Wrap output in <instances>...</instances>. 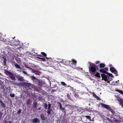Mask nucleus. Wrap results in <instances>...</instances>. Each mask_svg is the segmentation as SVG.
I'll return each instance as SVG.
<instances>
[{"mask_svg":"<svg viewBox=\"0 0 123 123\" xmlns=\"http://www.w3.org/2000/svg\"><path fill=\"white\" fill-rule=\"evenodd\" d=\"M104 69H105V70H106V71H108V68H104Z\"/></svg>","mask_w":123,"mask_h":123,"instance_id":"e433bc0d","label":"nucleus"},{"mask_svg":"<svg viewBox=\"0 0 123 123\" xmlns=\"http://www.w3.org/2000/svg\"><path fill=\"white\" fill-rule=\"evenodd\" d=\"M2 112L1 111H0V120L2 118Z\"/></svg>","mask_w":123,"mask_h":123,"instance_id":"393cba45","label":"nucleus"},{"mask_svg":"<svg viewBox=\"0 0 123 123\" xmlns=\"http://www.w3.org/2000/svg\"><path fill=\"white\" fill-rule=\"evenodd\" d=\"M59 105V108L62 111H64V109L62 107V105L61 104V103L60 102H59L58 103Z\"/></svg>","mask_w":123,"mask_h":123,"instance_id":"9d476101","label":"nucleus"},{"mask_svg":"<svg viewBox=\"0 0 123 123\" xmlns=\"http://www.w3.org/2000/svg\"><path fill=\"white\" fill-rule=\"evenodd\" d=\"M2 102V101L1 100V99H0V103L1 102Z\"/></svg>","mask_w":123,"mask_h":123,"instance_id":"a19ab883","label":"nucleus"},{"mask_svg":"<svg viewBox=\"0 0 123 123\" xmlns=\"http://www.w3.org/2000/svg\"><path fill=\"white\" fill-rule=\"evenodd\" d=\"M32 72L35 73L36 74L39 75L40 73L39 72L37 71H36L34 70H32Z\"/></svg>","mask_w":123,"mask_h":123,"instance_id":"1a4fd4ad","label":"nucleus"},{"mask_svg":"<svg viewBox=\"0 0 123 123\" xmlns=\"http://www.w3.org/2000/svg\"><path fill=\"white\" fill-rule=\"evenodd\" d=\"M41 117L42 119L43 120H45L46 119V118L44 116L43 114H41Z\"/></svg>","mask_w":123,"mask_h":123,"instance_id":"4468645a","label":"nucleus"},{"mask_svg":"<svg viewBox=\"0 0 123 123\" xmlns=\"http://www.w3.org/2000/svg\"><path fill=\"white\" fill-rule=\"evenodd\" d=\"M9 123H12V122H11L10 121L9 122Z\"/></svg>","mask_w":123,"mask_h":123,"instance_id":"ea45409f","label":"nucleus"},{"mask_svg":"<svg viewBox=\"0 0 123 123\" xmlns=\"http://www.w3.org/2000/svg\"><path fill=\"white\" fill-rule=\"evenodd\" d=\"M17 61L18 63H20L21 62V61L18 58V59H17Z\"/></svg>","mask_w":123,"mask_h":123,"instance_id":"2f4dec72","label":"nucleus"},{"mask_svg":"<svg viewBox=\"0 0 123 123\" xmlns=\"http://www.w3.org/2000/svg\"><path fill=\"white\" fill-rule=\"evenodd\" d=\"M117 91L119 92L123 95V91L120 90H117Z\"/></svg>","mask_w":123,"mask_h":123,"instance_id":"412c9836","label":"nucleus"},{"mask_svg":"<svg viewBox=\"0 0 123 123\" xmlns=\"http://www.w3.org/2000/svg\"><path fill=\"white\" fill-rule=\"evenodd\" d=\"M109 81H108L107 82L108 83H109Z\"/></svg>","mask_w":123,"mask_h":123,"instance_id":"37998d69","label":"nucleus"},{"mask_svg":"<svg viewBox=\"0 0 123 123\" xmlns=\"http://www.w3.org/2000/svg\"><path fill=\"white\" fill-rule=\"evenodd\" d=\"M72 61L73 62V63L75 65H76L77 62L74 59H72Z\"/></svg>","mask_w":123,"mask_h":123,"instance_id":"aec40b11","label":"nucleus"},{"mask_svg":"<svg viewBox=\"0 0 123 123\" xmlns=\"http://www.w3.org/2000/svg\"><path fill=\"white\" fill-rule=\"evenodd\" d=\"M99 71L100 72H101L102 73L106 74L107 73V72H106L105 70L104 69H101Z\"/></svg>","mask_w":123,"mask_h":123,"instance_id":"ddd939ff","label":"nucleus"},{"mask_svg":"<svg viewBox=\"0 0 123 123\" xmlns=\"http://www.w3.org/2000/svg\"><path fill=\"white\" fill-rule=\"evenodd\" d=\"M7 123V122L6 121L5 122V123Z\"/></svg>","mask_w":123,"mask_h":123,"instance_id":"79ce46f5","label":"nucleus"},{"mask_svg":"<svg viewBox=\"0 0 123 123\" xmlns=\"http://www.w3.org/2000/svg\"><path fill=\"white\" fill-rule=\"evenodd\" d=\"M101 105L102 107L107 109V110L110 111L113 114H114V111L110 107H109V106L103 104H101Z\"/></svg>","mask_w":123,"mask_h":123,"instance_id":"7ed1b4c3","label":"nucleus"},{"mask_svg":"<svg viewBox=\"0 0 123 123\" xmlns=\"http://www.w3.org/2000/svg\"><path fill=\"white\" fill-rule=\"evenodd\" d=\"M14 65L18 69H20L21 68L20 66L17 63H15Z\"/></svg>","mask_w":123,"mask_h":123,"instance_id":"dca6fc26","label":"nucleus"},{"mask_svg":"<svg viewBox=\"0 0 123 123\" xmlns=\"http://www.w3.org/2000/svg\"><path fill=\"white\" fill-rule=\"evenodd\" d=\"M41 107H39L38 109V110H40L41 109Z\"/></svg>","mask_w":123,"mask_h":123,"instance_id":"58836bf2","label":"nucleus"},{"mask_svg":"<svg viewBox=\"0 0 123 123\" xmlns=\"http://www.w3.org/2000/svg\"><path fill=\"white\" fill-rule=\"evenodd\" d=\"M38 121V120L37 118H34L32 121V122L33 123H36Z\"/></svg>","mask_w":123,"mask_h":123,"instance_id":"6e6552de","label":"nucleus"},{"mask_svg":"<svg viewBox=\"0 0 123 123\" xmlns=\"http://www.w3.org/2000/svg\"><path fill=\"white\" fill-rule=\"evenodd\" d=\"M107 74L109 75V76L105 75L104 74H101V76L102 78V79H103L105 81H107L108 80V79L109 77V76H110L111 77H112L113 76L111 74H110L107 72Z\"/></svg>","mask_w":123,"mask_h":123,"instance_id":"f03ea898","label":"nucleus"},{"mask_svg":"<svg viewBox=\"0 0 123 123\" xmlns=\"http://www.w3.org/2000/svg\"><path fill=\"white\" fill-rule=\"evenodd\" d=\"M37 103L36 102L35 103L33 107H34L35 108H36L37 107Z\"/></svg>","mask_w":123,"mask_h":123,"instance_id":"b1692460","label":"nucleus"},{"mask_svg":"<svg viewBox=\"0 0 123 123\" xmlns=\"http://www.w3.org/2000/svg\"><path fill=\"white\" fill-rule=\"evenodd\" d=\"M1 74V73H0V74Z\"/></svg>","mask_w":123,"mask_h":123,"instance_id":"09e8293b","label":"nucleus"},{"mask_svg":"<svg viewBox=\"0 0 123 123\" xmlns=\"http://www.w3.org/2000/svg\"><path fill=\"white\" fill-rule=\"evenodd\" d=\"M10 96L12 97H14L15 96V94H14L11 93L10 94Z\"/></svg>","mask_w":123,"mask_h":123,"instance_id":"cd10ccee","label":"nucleus"},{"mask_svg":"<svg viewBox=\"0 0 123 123\" xmlns=\"http://www.w3.org/2000/svg\"><path fill=\"white\" fill-rule=\"evenodd\" d=\"M111 65H110V67L111 66Z\"/></svg>","mask_w":123,"mask_h":123,"instance_id":"de8ad7c7","label":"nucleus"},{"mask_svg":"<svg viewBox=\"0 0 123 123\" xmlns=\"http://www.w3.org/2000/svg\"><path fill=\"white\" fill-rule=\"evenodd\" d=\"M105 66V65L103 63H100L99 64V68H102L104 67Z\"/></svg>","mask_w":123,"mask_h":123,"instance_id":"f8f14e48","label":"nucleus"},{"mask_svg":"<svg viewBox=\"0 0 123 123\" xmlns=\"http://www.w3.org/2000/svg\"><path fill=\"white\" fill-rule=\"evenodd\" d=\"M39 56H41V55H39Z\"/></svg>","mask_w":123,"mask_h":123,"instance_id":"c03bdc74","label":"nucleus"},{"mask_svg":"<svg viewBox=\"0 0 123 123\" xmlns=\"http://www.w3.org/2000/svg\"><path fill=\"white\" fill-rule=\"evenodd\" d=\"M30 100L28 99L27 100V104L28 105H29L30 103Z\"/></svg>","mask_w":123,"mask_h":123,"instance_id":"bb28decb","label":"nucleus"},{"mask_svg":"<svg viewBox=\"0 0 123 123\" xmlns=\"http://www.w3.org/2000/svg\"><path fill=\"white\" fill-rule=\"evenodd\" d=\"M107 119L109 121L111 122V120L109 118H107Z\"/></svg>","mask_w":123,"mask_h":123,"instance_id":"4c0bfd02","label":"nucleus"},{"mask_svg":"<svg viewBox=\"0 0 123 123\" xmlns=\"http://www.w3.org/2000/svg\"><path fill=\"white\" fill-rule=\"evenodd\" d=\"M117 100L120 102V104L123 107V100L121 98L118 99Z\"/></svg>","mask_w":123,"mask_h":123,"instance_id":"0eeeda50","label":"nucleus"},{"mask_svg":"<svg viewBox=\"0 0 123 123\" xmlns=\"http://www.w3.org/2000/svg\"><path fill=\"white\" fill-rule=\"evenodd\" d=\"M23 78L24 77L22 76L19 77L18 78V80H19L21 81H23Z\"/></svg>","mask_w":123,"mask_h":123,"instance_id":"9b49d317","label":"nucleus"},{"mask_svg":"<svg viewBox=\"0 0 123 123\" xmlns=\"http://www.w3.org/2000/svg\"><path fill=\"white\" fill-rule=\"evenodd\" d=\"M61 83L62 85L64 86H66L67 85V84L63 82H61Z\"/></svg>","mask_w":123,"mask_h":123,"instance_id":"5701e85b","label":"nucleus"},{"mask_svg":"<svg viewBox=\"0 0 123 123\" xmlns=\"http://www.w3.org/2000/svg\"><path fill=\"white\" fill-rule=\"evenodd\" d=\"M15 37H14L13 38V39H14V38Z\"/></svg>","mask_w":123,"mask_h":123,"instance_id":"49530a36","label":"nucleus"},{"mask_svg":"<svg viewBox=\"0 0 123 123\" xmlns=\"http://www.w3.org/2000/svg\"><path fill=\"white\" fill-rule=\"evenodd\" d=\"M86 117L88 119L90 120H91V117L90 116H86Z\"/></svg>","mask_w":123,"mask_h":123,"instance_id":"4be33fe9","label":"nucleus"},{"mask_svg":"<svg viewBox=\"0 0 123 123\" xmlns=\"http://www.w3.org/2000/svg\"><path fill=\"white\" fill-rule=\"evenodd\" d=\"M90 65L89 67V72L92 74H94L96 71L97 66L94 64L89 62Z\"/></svg>","mask_w":123,"mask_h":123,"instance_id":"f257e3e1","label":"nucleus"},{"mask_svg":"<svg viewBox=\"0 0 123 123\" xmlns=\"http://www.w3.org/2000/svg\"><path fill=\"white\" fill-rule=\"evenodd\" d=\"M99 62H100L99 61H97L96 62V63L97 64H99Z\"/></svg>","mask_w":123,"mask_h":123,"instance_id":"c9c22d12","label":"nucleus"},{"mask_svg":"<svg viewBox=\"0 0 123 123\" xmlns=\"http://www.w3.org/2000/svg\"><path fill=\"white\" fill-rule=\"evenodd\" d=\"M9 76L11 77V79L12 80H15V77H14V75L11 73H10L9 74Z\"/></svg>","mask_w":123,"mask_h":123,"instance_id":"39448f33","label":"nucleus"},{"mask_svg":"<svg viewBox=\"0 0 123 123\" xmlns=\"http://www.w3.org/2000/svg\"><path fill=\"white\" fill-rule=\"evenodd\" d=\"M22 83H24V84L26 86L29 87V86H31V85H32V84H31L30 83H26V82H25V83H20V84H21Z\"/></svg>","mask_w":123,"mask_h":123,"instance_id":"423d86ee","label":"nucleus"},{"mask_svg":"<svg viewBox=\"0 0 123 123\" xmlns=\"http://www.w3.org/2000/svg\"><path fill=\"white\" fill-rule=\"evenodd\" d=\"M0 104L1 105V106L3 108H5L6 107V106L4 104V103L2 102L0 103Z\"/></svg>","mask_w":123,"mask_h":123,"instance_id":"2eb2a0df","label":"nucleus"},{"mask_svg":"<svg viewBox=\"0 0 123 123\" xmlns=\"http://www.w3.org/2000/svg\"><path fill=\"white\" fill-rule=\"evenodd\" d=\"M51 105L50 104H49L48 105V109H50V108H51Z\"/></svg>","mask_w":123,"mask_h":123,"instance_id":"c756f323","label":"nucleus"},{"mask_svg":"<svg viewBox=\"0 0 123 123\" xmlns=\"http://www.w3.org/2000/svg\"><path fill=\"white\" fill-rule=\"evenodd\" d=\"M38 58L42 59V61H45V60H46L44 58H39V57H38Z\"/></svg>","mask_w":123,"mask_h":123,"instance_id":"473e14b6","label":"nucleus"},{"mask_svg":"<svg viewBox=\"0 0 123 123\" xmlns=\"http://www.w3.org/2000/svg\"><path fill=\"white\" fill-rule=\"evenodd\" d=\"M92 93L93 94V96L96 98H97L98 97V96H97L94 93Z\"/></svg>","mask_w":123,"mask_h":123,"instance_id":"c85d7f7f","label":"nucleus"},{"mask_svg":"<svg viewBox=\"0 0 123 123\" xmlns=\"http://www.w3.org/2000/svg\"><path fill=\"white\" fill-rule=\"evenodd\" d=\"M89 105H90V104H89Z\"/></svg>","mask_w":123,"mask_h":123,"instance_id":"a18cd8bd","label":"nucleus"},{"mask_svg":"<svg viewBox=\"0 0 123 123\" xmlns=\"http://www.w3.org/2000/svg\"><path fill=\"white\" fill-rule=\"evenodd\" d=\"M21 112V110H19L17 112L18 114H19Z\"/></svg>","mask_w":123,"mask_h":123,"instance_id":"f704fd0d","label":"nucleus"},{"mask_svg":"<svg viewBox=\"0 0 123 123\" xmlns=\"http://www.w3.org/2000/svg\"><path fill=\"white\" fill-rule=\"evenodd\" d=\"M31 77L32 78V80H33L37 79L36 78V77H35L33 75L31 76Z\"/></svg>","mask_w":123,"mask_h":123,"instance_id":"a878e982","label":"nucleus"},{"mask_svg":"<svg viewBox=\"0 0 123 123\" xmlns=\"http://www.w3.org/2000/svg\"><path fill=\"white\" fill-rule=\"evenodd\" d=\"M110 70L112 72H114L115 74L116 75H117V73L116 70L113 68H110Z\"/></svg>","mask_w":123,"mask_h":123,"instance_id":"20e7f679","label":"nucleus"},{"mask_svg":"<svg viewBox=\"0 0 123 123\" xmlns=\"http://www.w3.org/2000/svg\"><path fill=\"white\" fill-rule=\"evenodd\" d=\"M52 110L50 109H48L47 110V113L48 114H50L51 111H52Z\"/></svg>","mask_w":123,"mask_h":123,"instance_id":"f3484780","label":"nucleus"},{"mask_svg":"<svg viewBox=\"0 0 123 123\" xmlns=\"http://www.w3.org/2000/svg\"><path fill=\"white\" fill-rule=\"evenodd\" d=\"M95 76L99 78H100V74L98 73H96L95 74Z\"/></svg>","mask_w":123,"mask_h":123,"instance_id":"a211bd4d","label":"nucleus"},{"mask_svg":"<svg viewBox=\"0 0 123 123\" xmlns=\"http://www.w3.org/2000/svg\"><path fill=\"white\" fill-rule=\"evenodd\" d=\"M41 53L44 56H46V54H45L44 52H41Z\"/></svg>","mask_w":123,"mask_h":123,"instance_id":"7c9ffc66","label":"nucleus"},{"mask_svg":"<svg viewBox=\"0 0 123 123\" xmlns=\"http://www.w3.org/2000/svg\"><path fill=\"white\" fill-rule=\"evenodd\" d=\"M22 72L24 74H26L27 75H29L26 72L24 71H22Z\"/></svg>","mask_w":123,"mask_h":123,"instance_id":"72a5a7b5","label":"nucleus"},{"mask_svg":"<svg viewBox=\"0 0 123 123\" xmlns=\"http://www.w3.org/2000/svg\"><path fill=\"white\" fill-rule=\"evenodd\" d=\"M48 106V104H46V103L44 105V108L45 109H46L47 108Z\"/></svg>","mask_w":123,"mask_h":123,"instance_id":"6ab92c4d","label":"nucleus"}]
</instances>
